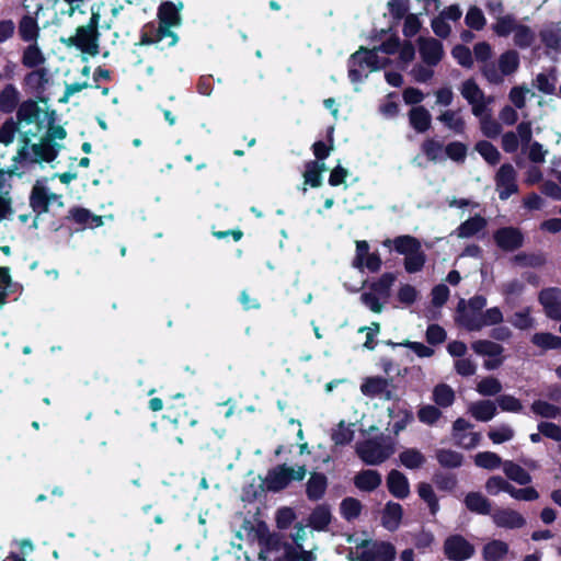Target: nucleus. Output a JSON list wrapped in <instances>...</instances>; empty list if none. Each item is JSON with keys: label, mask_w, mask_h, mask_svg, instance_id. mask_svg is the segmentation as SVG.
<instances>
[{"label": "nucleus", "mask_w": 561, "mask_h": 561, "mask_svg": "<svg viewBox=\"0 0 561 561\" xmlns=\"http://www.w3.org/2000/svg\"><path fill=\"white\" fill-rule=\"evenodd\" d=\"M531 342L545 351L561 348V336L554 335L550 332L535 333L531 337Z\"/></svg>", "instance_id": "obj_45"}, {"label": "nucleus", "mask_w": 561, "mask_h": 561, "mask_svg": "<svg viewBox=\"0 0 561 561\" xmlns=\"http://www.w3.org/2000/svg\"><path fill=\"white\" fill-rule=\"evenodd\" d=\"M463 503L468 511L480 514V515H490L491 514V502L489 499L483 496L480 492H469L463 500Z\"/></svg>", "instance_id": "obj_27"}, {"label": "nucleus", "mask_w": 561, "mask_h": 561, "mask_svg": "<svg viewBox=\"0 0 561 561\" xmlns=\"http://www.w3.org/2000/svg\"><path fill=\"white\" fill-rule=\"evenodd\" d=\"M400 463L407 469L414 470L421 468L425 461V456L416 448H405L399 454Z\"/></svg>", "instance_id": "obj_39"}, {"label": "nucleus", "mask_w": 561, "mask_h": 561, "mask_svg": "<svg viewBox=\"0 0 561 561\" xmlns=\"http://www.w3.org/2000/svg\"><path fill=\"white\" fill-rule=\"evenodd\" d=\"M408 117L410 126L419 134H424L431 128L432 115L423 105L412 106Z\"/></svg>", "instance_id": "obj_19"}, {"label": "nucleus", "mask_w": 561, "mask_h": 561, "mask_svg": "<svg viewBox=\"0 0 561 561\" xmlns=\"http://www.w3.org/2000/svg\"><path fill=\"white\" fill-rule=\"evenodd\" d=\"M530 409L533 413L545 419H559L561 417V407L549 403L543 400H535Z\"/></svg>", "instance_id": "obj_43"}, {"label": "nucleus", "mask_w": 561, "mask_h": 561, "mask_svg": "<svg viewBox=\"0 0 561 561\" xmlns=\"http://www.w3.org/2000/svg\"><path fill=\"white\" fill-rule=\"evenodd\" d=\"M396 279L397 276L394 273L386 272L377 280L371 282L369 288L386 301L391 295V287Z\"/></svg>", "instance_id": "obj_31"}, {"label": "nucleus", "mask_w": 561, "mask_h": 561, "mask_svg": "<svg viewBox=\"0 0 561 561\" xmlns=\"http://www.w3.org/2000/svg\"><path fill=\"white\" fill-rule=\"evenodd\" d=\"M290 474L286 463L271 468L264 479L266 490L274 493L285 490L291 482Z\"/></svg>", "instance_id": "obj_10"}, {"label": "nucleus", "mask_w": 561, "mask_h": 561, "mask_svg": "<svg viewBox=\"0 0 561 561\" xmlns=\"http://www.w3.org/2000/svg\"><path fill=\"white\" fill-rule=\"evenodd\" d=\"M45 62V57L36 44L28 45L22 55V65L26 68L37 69Z\"/></svg>", "instance_id": "obj_46"}, {"label": "nucleus", "mask_w": 561, "mask_h": 561, "mask_svg": "<svg viewBox=\"0 0 561 561\" xmlns=\"http://www.w3.org/2000/svg\"><path fill=\"white\" fill-rule=\"evenodd\" d=\"M485 226V218L480 215H476L460 224L457 228V234L459 238H470L484 229Z\"/></svg>", "instance_id": "obj_35"}, {"label": "nucleus", "mask_w": 561, "mask_h": 561, "mask_svg": "<svg viewBox=\"0 0 561 561\" xmlns=\"http://www.w3.org/2000/svg\"><path fill=\"white\" fill-rule=\"evenodd\" d=\"M382 244L386 248L393 247L396 252L403 255H408L411 252H416V250L421 249L420 240L410 234L399 236L394 239H386Z\"/></svg>", "instance_id": "obj_21"}, {"label": "nucleus", "mask_w": 561, "mask_h": 561, "mask_svg": "<svg viewBox=\"0 0 561 561\" xmlns=\"http://www.w3.org/2000/svg\"><path fill=\"white\" fill-rule=\"evenodd\" d=\"M465 22L471 30L481 31L485 25V18L482 10L473 5L469 8Z\"/></svg>", "instance_id": "obj_61"}, {"label": "nucleus", "mask_w": 561, "mask_h": 561, "mask_svg": "<svg viewBox=\"0 0 561 561\" xmlns=\"http://www.w3.org/2000/svg\"><path fill=\"white\" fill-rule=\"evenodd\" d=\"M42 114V108L38 102L32 99L23 101L16 110L18 123H25L27 125L38 123Z\"/></svg>", "instance_id": "obj_23"}, {"label": "nucleus", "mask_w": 561, "mask_h": 561, "mask_svg": "<svg viewBox=\"0 0 561 561\" xmlns=\"http://www.w3.org/2000/svg\"><path fill=\"white\" fill-rule=\"evenodd\" d=\"M503 321V313L499 307L486 309L481 314H466L465 329L470 332L480 331L483 327L495 325Z\"/></svg>", "instance_id": "obj_8"}, {"label": "nucleus", "mask_w": 561, "mask_h": 561, "mask_svg": "<svg viewBox=\"0 0 561 561\" xmlns=\"http://www.w3.org/2000/svg\"><path fill=\"white\" fill-rule=\"evenodd\" d=\"M334 127L330 126L327 129V142L322 140H318L313 142L311 146V150L316 157L314 161L324 162V160L330 156L331 151L334 149Z\"/></svg>", "instance_id": "obj_33"}, {"label": "nucleus", "mask_w": 561, "mask_h": 561, "mask_svg": "<svg viewBox=\"0 0 561 561\" xmlns=\"http://www.w3.org/2000/svg\"><path fill=\"white\" fill-rule=\"evenodd\" d=\"M419 496L427 504L432 515L439 511V502L433 486L427 482H420L417 485Z\"/></svg>", "instance_id": "obj_48"}, {"label": "nucleus", "mask_w": 561, "mask_h": 561, "mask_svg": "<svg viewBox=\"0 0 561 561\" xmlns=\"http://www.w3.org/2000/svg\"><path fill=\"white\" fill-rule=\"evenodd\" d=\"M472 416L480 422H489L496 414V405L491 400H481L470 408Z\"/></svg>", "instance_id": "obj_36"}, {"label": "nucleus", "mask_w": 561, "mask_h": 561, "mask_svg": "<svg viewBox=\"0 0 561 561\" xmlns=\"http://www.w3.org/2000/svg\"><path fill=\"white\" fill-rule=\"evenodd\" d=\"M486 306V298L482 295H476L473 297H471L469 300H468V308L469 309H466V306H465V300L461 299L459 302H458V307H457V312H458V317H457V321L458 323L465 328V316L466 314H481L482 313V309Z\"/></svg>", "instance_id": "obj_25"}, {"label": "nucleus", "mask_w": 561, "mask_h": 561, "mask_svg": "<svg viewBox=\"0 0 561 561\" xmlns=\"http://www.w3.org/2000/svg\"><path fill=\"white\" fill-rule=\"evenodd\" d=\"M419 53L425 65L428 67L437 66L444 57V47L440 41L434 37L417 38Z\"/></svg>", "instance_id": "obj_9"}, {"label": "nucleus", "mask_w": 561, "mask_h": 561, "mask_svg": "<svg viewBox=\"0 0 561 561\" xmlns=\"http://www.w3.org/2000/svg\"><path fill=\"white\" fill-rule=\"evenodd\" d=\"M444 150V145L442 141L435 138H426L421 144V151L426 157V159L431 162H437L445 160V157L440 154Z\"/></svg>", "instance_id": "obj_42"}, {"label": "nucleus", "mask_w": 561, "mask_h": 561, "mask_svg": "<svg viewBox=\"0 0 561 561\" xmlns=\"http://www.w3.org/2000/svg\"><path fill=\"white\" fill-rule=\"evenodd\" d=\"M516 19L513 14L497 16L496 22L492 25L493 32L500 37H507L517 26Z\"/></svg>", "instance_id": "obj_50"}, {"label": "nucleus", "mask_w": 561, "mask_h": 561, "mask_svg": "<svg viewBox=\"0 0 561 561\" xmlns=\"http://www.w3.org/2000/svg\"><path fill=\"white\" fill-rule=\"evenodd\" d=\"M387 489L389 493L400 500L410 495V483L408 478L399 470L392 469L387 476Z\"/></svg>", "instance_id": "obj_16"}, {"label": "nucleus", "mask_w": 561, "mask_h": 561, "mask_svg": "<svg viewBox=\"0 0 561 561\" xmlns=\"http://www.w3.org/2000/svg\"><path fill=\"white\" fill-rule=\"evenodd\" d=\"M329 486L328 477L323 472L313 471L306 483V496L311 502L322 500Z\"/></svg>", "instance_id": "obj_13"}, {"label": "nucleus", "mask_w": 561, "mask_h": 561, "mask_svg": "<svg viewBox=\"0 0 561 561\" xmlns=\"http://www.w3.org/2000/svg\"><path fill=\"white\" fill-rule=\"evenodd\" d=\"M381 474L377 470L366 469L354 477V485L362 492H373L381 485Z\"/></svg>", "instance_id": "obj_22"}, {"label": "nucleus", "mask_w": 561, "mask_h": 561, "mask_svg": "<svg viewBox=\"0 0 561 561\" xmlns=\"http://www.w3.org/2000/svg\"><path fill=\"white\" fill-rule=\"evenodd\" d=\"M494 243L505 252H514L523 247L525 238L519 228L501 227L493 233Z\"/></svg>", "instance_id": "obj_7"}, {"label": "nucleus", "mask_w": 561, "mask_h": 561, "mask_svg": "<svg viewBox=\"0 0 561 561\" xmlns=\"http://www.w3.org/2000/svg\"><path fill=\"white\" fill-rule=\"evenodd\" d=\"M402 517V505L400 503L389 501L386 503L381 512V526L389 531H396L400 527Z\"/></svg>", "instance_id": "obj_18"}, {"label": "nucleus", "mask_w": 561, "mask_h": 561, "mask_svg": "<svg viewBox=\"0 0 561 561\" xmlns=\"http://www.w3.org/2000/svg\"><path fill=\"white\" fill-rule=\"evenodd\" d=\"M519 55L514 49L504 51L499 58V70L503 76H511L519 68Z\"/></svg>", "instance_id": "obj_41"}, {"label": "nucleus", "mask_w": 561, "mask_h": 561, "mask_svg": "<svg viewBox=\"0 0 561 561\" xmlns=\"http://www.w3.org/2000/svg\"><path fill=\"white\" fill-rule=\"evenodd\" d=\"M363 508V503L353 496H346L340 503V514L346 522L357 519L360 516Z\"/></svg>", "instance_id": "obj_30"}, {"label": "nucleus", "mask_w": 561, "mask_h": 561, "mask_svg": "<svg viewBox=\"0 0 561 561\" xmlns=\"http://www.w3.org/2000/svg\"><path fill=\"white\" fill-rule=\"evenodd\" d=\"M471 348L478 354L489 357H497L502 355L504 347L489 340H478L471 344Z\"/></svg>", "instance_id": "obj_44"}, {"label": "nucleus", "mask_w": 561, "mask_h": 561, "mask_svg": "<svg viewBox=\"0 0 561 561\" xmlns=\"http://www.w3.org/2000/svg\"><path fill=\"white\" fill-rule=\"evenodd\" d=\"M435 458L440 467L446 469H456L462 466L463 455L453 449L439 448L435 453Z\"/></svg>", "instance_id": "obj_32"}, {"label": "nucleus", "mask_w": 561, "mask_h": 561, "mask_svg": "<svg viewBox=\"0 0 561 561\" xmlns=\"http://www.w3.org/2000/svg\"><path fill=\"white\" fill-rule=\"evenodd\" d=\"M433 482L440 491L451 492L458 484L455 473L436 471L433 474Z\"/></svg>", "instance_id": "obj_57"}, {"label": "nucleus", "mask_w": 561, "mask_h": 561, "mask_svg": "<svg viewBox=\"0 0 561 561\" xmlns=\"http://www.w3.org/2000/svg\"><path fill=\"white\" fill-rule=\"evenodd\" d=\"M426 256L420 249L416 252H411L404 257V268L408 273L413 274L420 272L425 264Z\"/></svg>", "instance_id": "obj_59"}, {"label": "nucleus", "mask_w": 561, "mask_h": 561, "mask_svg": "<svg viewBox=\"0 0 561 561\" xmlns=\"http://www.w3.org/2000/svg\"><path fill=\"white\" fill-rule=\"evenodd\" d=\"M327 170L324 162L307 161L305 163V171L302 173L304 184L312 188L322 185V173Z\"/></svg>", "instance_id": "obj_26"}, {"label": "nucleus", "mask_w": 561, "mask_h": 561, "mask_svg": "<svg viewBox=\"0 0 561 561\" xmlns=\"http://www.w3.org/2000/svg\"><path fill=\"white\" fill-rule=\"evenodd\" d=\"M538 300L548 318L561 320V290L557 287L545 288L539 293Z\"/></svg>", "instance_id": "obj_12"}, {"label": "nucleus", "mask_w": 561, "mask_h": 561, "mask_svg": "<svg viewBox=\"0 0 561 561\" xmlns=\"http://www.w3.org/2000/svg\"><path fill=\"white\" fill-rule=\"evenodd\" d=\"M493 523L497 527L516 529L526 524V519L518 512L511 508H499L492 514Z\"/></svg>", "instance_id": "obj_17"}, {"label": "nucleus", "mask_w": 561, "mask_h": 561, "mask_svg": "<svg viewBox=\"0 0 561 561\" xmlns=\"http://www.w3.org/2000/svg\"><path fill=\"white\" fill-rule=\"evenodd\" d=\"M30 206L36 214L49 210V197L45 186H34L30 195Z\"/></svg>", "instance_id": "obj_34"}, {"label": "nucleus", "mask_w": 561, "mask_h": 561, "mask_svg": "<svg viewBox=\"0 0 561 561\" xmlns=\"http://www.w3.org/2000/svg\"><path fill=\"white\" fill-rule=\"evenodd\" d=\"M460 92L462 98L467 100L469 104L474 103L480 99H484V92L480 89L473 78L467 79L462 82Z\"/></svg>", "instance_id": "obj_56"}, {"label": "nucleus", "mask_w": 561, "mask_h": 561, "mask_svg": "<svg viewBox=\"0 0 561 561\" xmlns=\"http://www.w3.org/2000/svg\"><path fill=\"white\" fill-rule=\"evenodd\" d=\"M474 148L489 164L496 165L500 162L501 153L492 142L480 140Z\"/></svg>", "instance_id": "obj_49"}, {"label": "nucleus", "mask_w": 561, "mask_h": 561, "mask_svg": "<svg viewBox=\"0 0 561 561\" xmlns=\"http://www.w3.org/2000/svg\"><path fill=\"white\" fill-rule=\"evenodd\" d=\"M433 400L437 407L448 408L455 401V392L450 386L439 383L433 390Z\"/></svg>", "instance_id": "obj_47"}, {"label": "nucleus", "mask_w": 561, "mask_h": 561, "mask_svg": "<svg viewBox=\"0 0 561 561\" xmlns=\"http://www.w3.org/2000/svg\"><path fill=\"white\" fill-rule=\"evenodd\" d=\"M58 144L44 138L39 144L32 146V151L35 156V161L53 162L58 156Z\"/></svg>", "instance_id": "obj_29"}, {"label": "nucleus", "mask_w": 561, "mask_h": 561, "mask_svg": "<svg viewBox=\"0 0 561 561\" xmlns=\"http://www.w3.org/2000/svg\"><path fill=\"white\" fill-rule=\"evenodd\" d=\"M20 104V92L16 87L12 83L5 84L0 91V112L11 114Z\"/></svg>", "instance_id": "obj_24"}, {"label": "nucleus", "mask_w": 561, "mask_h": 561, "mask_svg": "<svg viewBox=\"0 0 561 561\" xmlns=\"http://www.w3.org/2000/svg\"><path fill=\"white\" fill-rule=\"evenodd\" d=\"M508 553V545L494 539L488 542L482 550L484 561H501Z\"/></svg>", "instance_id": "obj_38"}, {"label": "nucleus", "mask_w": 561, "mask_h": 561, "mask_svg": "<svg viewBox=\"0 0 561 561\" xmlns=\"http://www.w3.org/2000/svg\"><path fill=\"white\" fill-rule=\"evenodd\" d=\"M331 507L328 503L316 505L308 516V526L316 531H327L332 522Z\"/></svg>", "instance_id": "obj_14"}, {"label": "nucleus", "mask_w": 561, "mask_h": 561, "mask_svg": "<svg viewBox=\"0 0 561 561\" xmlns=\"http://www.w3.org/2000/svg\"><path fill=\"white\" fill-rule=\"evenodd\" d=\"M516 178V171L511 163H504L500 167L495 174V184L501 201H506L518 192Z\"/></svg>", "instance_id": "obj_6"}, {"label": "nucleus", "mask_w": 561, "mask_h": 561, "mask_svg": "<svg viewBox=\"0 0 561 561\" xmlns=\"http://www.w3.org/2000/svg\"><path fill=\"white\" fill-rule=\"evenodd\" d=\"M390 385L391 380L381 376L367 377L360 385V391L366 397H381L385 400H392L393 393L389 389Z\"/></svg>", "instance_id": "obj_11"}, {"label": "nucleus", "mask_w": 561, "mask_h": 561, "mask_svg": "<svg viewBox=\"0 0 561 561\" xmlns=\"http://www.w3.org/2000/svg\"><path fill=\"white\" fill-rule=\"evenodd\" d=\"M512 484L501 476H492L485 482V491L490 495H497L500 492L510 493Z\"/></svg>", "instance_id": "obj_60"}, {"label": "nucleus", "mask_w": 561, "mask_h": 561, "mask_svg": "<svg viewBox=\"0 0 561 561\" xmlns=\"http://www.w3.org/2000/svg\"><path fill=\"white\" fill-rule=\"evenodd\" d=\"M296 513L293 507L283 506L276 511V527L280 530L287 529L296 519Z\"/></svg>", "instance_id": "obj_63"}, {"label": "nucleus", "mask_w": 561, "mask_h": 561, "mask_svg": "<svg viewBox=\"0 0 561 561\" xmlns=\"http://www.w3.org/2000/svg\"><path fill=\"white\" fill-rule=\"evenodd\" d=\"M474 463L483 469L493 470L501 466V457L492 451H482L476 455Z\"/></svg>", "instance_id": "obj_58"}, {"label": "nucleus", "mask_w": 561, "mask_h": 561, "mask_svg": "<svg viewBox=\"0 0 561 561\" xmlns=\"http://www.w3.org/2000/svg\"><path fill=\"white\" fill-rule=\"evenodd\" d=\"M356 453L364 463L377 466L394 453V447L391 443L382 444L375 438H369L357 445Z\"/></svg>", "instance_id": "obj_3"}, {"label": "nucleus", "mask_w": 561, "mask_h": 561, "mask_svg": "<svg viewBox=\"0 0 561 561\" xmlns=\"http://www.w3.org/2000/svg\"><path fill=\"white\" fill-rule=\"evenodd\" d=\"M446 158L456 163H463L467 158L468 147L461 141H451L444 146Z\"/></svg>", "instance_id": "obj_54"}, {"label": "nucleus", "mask_w": 561, "mask_h": 561, "mask_svg": "<svg viewBox=\"0 0 561 561\" xmlns=\"http://www.w3.org/2000/svg\"><path fill=\"white\" fill-rule=\"evenodd\" d=\"M100 36L101 34H95L82 26H78L76 35L68 37L67 39H61V42L68 47H76L82 53L94 57L100 51Z\"/></svg>", "instance_id": "obj_4"}, {"label": "nucleus", "mask_w": 561, "mask_h": 561, "mask_svg": "<svg viewBox=\"0 0 561 561\" xmlns=\"http://www.w3.org/2000/svg\"><path fill=\"white\" fill-rule=\"evenodd\" d=\"M556 68H551L549 75L540 72L536 76V88L543 94H554L556 93Z\"/></svg>", "instance_id": "obj_52"}, {"label": "nucleus", "mask_w": 561, "mask_h": 561, "mask_svg": "<svg viewBox=\"0 0 561 561\" xmlns=\"http://www.w3.org/2000/svg\"><path fill=\"white\" fill-rule=\"evenodd\" d=\"M389 15L394 23H399L410 11V0H389L387 2Z\"/></svg>", "instance_id": "obj_55"}, {"label": "nucleus", "mask_w": 561, "mask_h": 561, "mask_svg": "<svg viewBox=\"0 0 561 561\" xmlns=\"http://www.w3.org/2000/svg\"><path fill=\"white\" fill-rule=\"evenodd\" d=\"M356 548L363 551L356 556L350 552L348 561H393L397 554L394 546L383 540L363 539Z\"/></svg>", "instance_id": "obj_1"}, {"label": "nucleus", "mask_w": 561, "mask_h": 561, "mask_svg": "<svg viewBox=\"0 0 561 561\" xmlns=\"http://www.w3.org/2000/svg\"><path fill=\"white\" fill-rule=\"evenodd\" d=\"M183 398L184 394L181 392L171 397V400L167 402L163 419L170 422L174 428L187 430L198 424V417L187 409L185 403L175 402Z\"/></svg>", "instance_id": "obj_2"}, {"label": "nucleus", "mask_w": 561, "mask_h": 561, "mask_svg": "<svg viewBox=\"0 0 561 561\" xmlns=\"http://www.w3.org/2000/svg\"><path fill=\"white\" fill-rule=\"evenodd\" d=\"M444 554L450 561H466L474 553V546L462 535H450L444 541Z\"/></svg>", "instance_id": "obj_5"}, {"label": "nucleus", "mask_w": 561, "mask_h": 561, "mask_svg": "<svg viewBox=\"0 0 561 561\" xmlns=\"http://www.w3.org/2000/svg\"><path fill=\"white\" fill-rule=\"evenodd\" d=\"M377 53L378 50H375V47L373 49H368L364 46H360L358 50L351 55L350 62L353 64L354 66H367L373 70H377L379 69V59Z\"/></svg>", "instance_id": "obj_28"}, {"label": "nucleus", "mask_w": 561, "mask_h": 561, "mask_svg": "<svg viewBox=\"0 0 561 561\" xmlns=\"http://www.w3.org/2000/svg\"><path fill=\"white\" fill-rule=\"evenodd\" d=\"M437 119L456 134H463L465 131L466 123L462 117L457 116L455 111L447 110Z\"/></svg>", "instance_id": "obj_51"}, {"label": "nucleus", "mask_w": 561, "mask_h": 561, "mask_svg": "<svg viewBox=\"0 0 561 561\" xmlns=\"http://www.w3.org/2000/svg\"><path fill=\"white\" fill-rule=\"evenodd\" d=\"M502 390V383L494 377L483 378L477 386V391L485 397H491L500 393Z\"/></svg>", "instance_id": "obj_62"}, {"label": "nucleus", "mask_w": 561, "mask_h": 561, "mask_svg": "<svg viewBox=\"0 0 561 561\" xmlns=\"http://www.w3.org/2000/svg\"><path fill=\"white\" fill-rule=\"evenodd\" d=\"M184 3L179 1L174 3L172 1H163L158 7V21L160 24H167L171 26H179L181 24V10H183Z\"/></svg>", "instance_id": "obj_15"}, {"label": "nucleus", "mask_w": 561, "mask_h": 561, "mask_svg": "<svg viewBox=\"0 0 561 561\" xmlns=\"http://www.w3.org/2000/svg\"><path fill=\"white\" fill-rule=\"evenodd\" d=\"M49 81V71L47 68L41 67L27 72L23 79V84L36 94H43L46 84Z\"/></svg>", "instance_id": "obj_20"}, {"label": "nucleus", "mask_w": 561, "mask_h": 561, "mask_svg": "<svg viewBox=\"0 0 561 561\" xmlns=\"http://www.w3.org/2000/svg\"><path fill=\"white\" fill-rule=\"evenodd\" d=\"M19 34L24 42L36 41L39 34L37 20L28 14L23 15L19 23Z\"/></svg>", "instance_id": "obj_37"}, {"label": "nucleus", "mask_w": 561, "mask_h": 561, "mask_svg": "<svg viewBox=\"0 0 561 561\" xmlns=\"http://www.w3.org/2000/svg\"><path fill=\"white\" fill-rule=\"evenodd\" d=\"M503 469L504 473L510 480L520 485H527L531 482L530 473L527 470H525L522 466L513 461H505Z\"/></svg>", "instance_id": "obj_40"}, {"label": "nucleus", "mask_w": 561, "mask_h": 561, "mask_svg": "<svg viewBox=\"0 0 561 561\" xmlns=\"http://www.w3.org/2000/svg\"><path fill=\"white\" fill-rule=\"evenodd\" d=\"M536 35L534 31L524 24H517L515 31H514V44L522 48H528L533 45L535 42Z\"/></svg>", "instance_id": "obj_53"}, {"label": "nucleus", "mask_w": 561, "mask_h": 561, "mask_svg": "<svg viewBox=\"0 0 561 561\" xmlns=\"http://www.w3.org/2000/svg\"><path fill=\"white\" fill-rule=\"evenodd\" d=\"M440 416L442 411L439 408L432 404L423 405L417 411V417L420 422L427 425L435 424L440 419Z\"/></svg>", "instance_id": "obj_64"}]
</instances>
